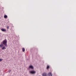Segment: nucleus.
Masks as SVG:
<instances>
[{"instance_id":"obj_10","label":"nucleus","mask_w":76,"mask_h":76,"mask_svg":"<svg viewBox=\"0 0 76 76\" xmlns=\"http://www.w3.org/2000/svg\"><path fill=\"white\" fill-rule=\"evenodd\" d=\"M50 68V66H48L47 67V69H48Z\"/></svg>"},{"instance_id":"obj_12","label":"nucleus","mask_w":76,"mask_h":76,"mask_svg":"<svg viewBox=\"0 0 76 76\" xmlns=\"http://www.w3.org/2000/svg\"><path fill=\"white\" fill-rule=\"evenodd\" d=\"M11 71V70L10 69V70L8 71V72L9 73H10V72Z\"/></svg>"},{"instance_id":"obj_14","label":"nucleus","mask_w":76,"mask_h":76,"mask_svg":"<svg viewBox=\"0 0 76 76\" xmlns=\"http://www.w3.org/2000/svg\"><path fill=\"white\" fill-rule=\"evenodd\" d=\"M9 27L8 26L7 27V29H9Z\"/></svg>"},{"instance_id":"obj_13","label":"nucleus","mask_w":76,"mask_h":76,"mask_svg":"<svg viewBox=\"0 0 76 76\" xmlns=\"http://www.w3.org/2000/svg\"><path fill=\"white\" fill-rule=\"evenodd\" d=\"M2 60H3V59H0V61H2Z\"/></svg>"},{"instance_id":"obj_5","label":"nucleus","mask_w":76,"mask_h":76,"mask_svg":"<svg viewBox=\"0 0 76 76\" xmlns=\"http://www.w3.org/2000/svg\"><path fill=\"white\" fill-rule=\"evenodd\" d=\"M1 31L3 32H6V30L4 28H2L1 29Z\"/></svg>"},{"instance_id":"obj_7","label":"nucleus","mask_w":76,"mask_h":76,"mask_svg":"<svg viewBox=\"0 0 76 76\" xmlns=\"http://www.w3.org/2000/svg\"><path fill=\"white\" fill-rule=\"evenodd\" d=\"M3 46H4L3 45V44H2L1 45H0V47L1 48L3 47Z\"/></svg>"},{"instance_id":"obj_6","label":"nucleus","mask_w":76,"mask_h":76,"mask_svg":"<svg viewBox=\"0 0 76 76\" xmlns=\"http://www.w3.org/2000/svg\"><path fill=\"white\" fill-rule=\"evenodd\" d=\"M43 76H47V73H44L42 74Z\"/></svg>"},{"instance_id":"obj_3","label":"nucleus","mask_w":76,"mask_h":76,"mask_svg":"<svg viewBox=\"0 0 76 76\" xmlns=\"http://www.w3.org/2000/svg\"><path fill=\"white\" fill-rule=\"evenodd\" d=\"M29 68L31 69H34V66L32 65H31L29 66Z\"/></svg>"},{"instance_id":"obj_2","label":"nucleus","mask_w":76,"mask_h":76,"mask_svg":"<svg viewBox=\"0 0 76 76\" xmlns=\"http://www.w3.org/2000/svg\"><path fill=\"white\" fill-rule=\"evenodd\" d=\"M30 73L31 74H35L36 73V72L35 71H30Z\"/></svg>"},{"instance_id":"obj_1","label":"nucleus","mask_w":76,"mask_h":76,"mask_svg":"<svg viewBox=\"0 0 76 76\" xmlns=\"http://www.w3.org/2000/svg\"><path fill=\"white\" fill-rule=\"evenodd\" d=\"M7 40L6 39H5V40H4L3 41L2 43L5 47H7Z\"/></svg>"},{"instance_id":"obj_9","label":"nucleus","mask_w":76,"mask_h":76,"mask_svg":"<svg viewBox=\"0 0 76 76\" xmlns=\"http://www.w3.org/2000/svg\"><path fill=\"white\" fill-rule=\"evenodd\" d=\"M22 50L23 52H24V51H25V48H23Z\"/></svg>"},{"instance_id":"obj_11","label":"nucleus","mask_w":76,"mask_h":76,"mask_svg":"<svg viewBox=\"0 0 76 76\" xmlns=\"http://www.w3.org/2000/svg\"><path fill=\"white\" fill-rule=\"evenodd\" d=\"M7 18V16L6 15H5L4 16V18Z\"/></svg>"},{"instance_id":"obj_4","label":"nucleus","mask_w":76,"mask_h":76,"mask_svg":"<svg viewBox=\"0 0 76 76\" xmlns=\"http://www.w3.org/2000/svg\"><path fill=\"white\" fill-rule=\"evenodd\" d=\"M48 76H52L53 74L51 72H49L48 74Z\"/></svg>"},{"instance_id":"obj_8","label":"nucleus","mask_w":76,"mask_h":76,"mask_svg":"<svg viewBox=\"0 0 76 76\" xmlns=\"http://www.w3.org/2000/svg\"><path fill=\"white\" fill-rule=\"evenodd\" d=\"M5 49H6V48H5V47L4 46L2 48V50H5Z\"/></svg>"}]
</instances>
